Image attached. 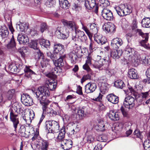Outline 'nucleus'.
<instances>
[{"mask_svg": "<svg viewBox=\"0 0 150 150\" xmlns=\"http://www.w3.org/2000/svg\"><path fill=\"white\" fill-rule=\"evenodd\" d=\"M36 97L42 106L43 113L40 118L38 125H40L45 117L44 114H49L50 117L52 116L53 110L48 107L50 103L49 100H45L47 96H49L50 93L47 88L44 87H39L35 93Z\"/></svg>", "mask_w": 150, "mask_h": 150, "instance_id": "nucleus-1", "label": "nucleus"}, {"mask_svg": "<svg viewBox=\"0 0 150 150\" xmlns=\"http://www.w3.org/2000/svg\"><path fill=\"white\" fill-rule=\"evenodd\" d=\"M124 53L125 59L132 63H135L137 65L139 64L145 65L150 64V59H148L145 54H139L133 48L126 47Z\"/></svg>", "mask_w": 150, "mask_h": 150, "instance_id": "nucleus-2", "label": "nucleus"}, {"mask_svg": "<svg viewBox=\"0 0 150 150\" xmlns=\"http://www.w3.org/2000/svg\"><path fill=\"white\" fill-rule=\"evenodd\" d=\"M45 129L49 133H54L59 131V126L58 123L54 120H48L45 123Z\"/></svg>", "mask_w": 150, "mask_h": 150, "instance_id": "nucleus-3", "label": "nucleus"}, {"mask_svg": "<svg viewBox=\"0 0 150 150\" xmlns=\"http://www.w3.org/2000/svg\"><path fill=\"white\" fill-rule=\"evenodd\" d=\"M135 99L133 97L130 96L126 97L123 102L125 107L128 109H131L134 106Z\"/></svg>", "mask_w": 150, "mask_h": 150, "instance_id": "nucleus-4", "label": "nucleus"}, {"mask_svg": "<svg viewBox=\"0 0 150 150\" xmlns=\"http://www.w3.org/2000/svg\"><path fill=\"white\" fill-rule=\"evenodd\" d=\"M138 32L139 34L142 36L143 38V40H141L140 42V45L146 49H149L150 47L148 44H146L149 38L148 33H143L141 30H139Z\"/></svg>", "mask_w": 150, "mask_h": 150, "instance_id": "nucleus-5", "label": "nucleus"}, {"mask_svg": "<svg viewBox=\"0 0 150 150\" xmlns=\"http://www.w3.org/2000/svg\"><path fill=\"white\" fill-rule=\"evenodd\" d=\"M84 5L88 9L94 8V12L96 13H98V7L96 5V0H86Z\"/></svg>", "mask_w": 150, "mask_h": 150, "instance_id": "nucleus-6", "label": "nucleus"}, {"mask_svg": "<svg viewBox=\"0 0 150 150\" xmlns=\"http://www.w3.org/2000/svg\"><path fill=\"white\" fill-rule=\"evenodd\" d=\"M21 100L22 103L26 106H30L33 104V100L28 94H23L21 96Z\"/></svg>", "mask_w": 150, "mask_h": 150, "instance_id": "nucleus-7", "label": "nucleus"}, {"mask_svg": "<svg viewBox=\"0 0 150 150\" xmlns=\"http://www.w3.org/2000/svg\"><path fill=\"white\" fill-rule=\"evenodd\" d=\"M102 15L104 19L108 21H111L113 18L112 13L111 11L107 8H104L102 10Z\"/></svg>", "mask_w": 150, "mask_h": 150, "instance_id": "nucleus-8", "label": "nucleus"}, {"mask_svg": "<svg viewBox=\"0 0 150 150\" xmlns=\"http://www.w3.org/2000/svg\"><path fill=\"white\" fill-rule=\"evenodd\" d=\"M9 32L6 26H0V35L4 42L8 38Z\"/></svg>", "mask_w": 150, "mask_h": 150, "instance_id": "nucleus-9", "label": "nucleus"}, {"mask_svg": "<svg viewBox=\"0 0 150 150\" xmlns=\"http://www.w3.org/2000/svg\"><path fill=\"white\" fill-rule=\"evenodd\" d=\"M10 118L11 121L13 123L14 130H16L18 125L19 123L17 115H14L12 108H11L10 112Z\"/></svg>", "mask_w": 150, "mask_h": 150, "instance_id": "nucleus-10", "label": "nucleus"}, {"mask_svg": "<svg viewBox=\"0 0 150 150\" xmlns=\"http://www.w3.org/2000/svg\"><path fill=\"white\" fill-rule=\"evenodd\" d=\"M62 22L64 26H67L69 28H70L73 30H75L78 29V26L75 23L71 21H68L65 20H63Z\"/></svg>", "mask_w": 150, "mask_h": 150, "instance_id": "nucleus-11", "label": "nucleus"}, {"mask_svg": "<svg viewBox=\"0 0 150 150\" xmlns=\"http://www.w3.org/2000/svg\"><path fill=\"white\" fill-rule=\"evenodd\" d=\"M96 88V84L94 83L90 82L85 86V91L87 93L93 92Z\"/></svg>", "mask_w": 150, "mask_h": 150, "instance_id": "nucleus-12", "label": "nucleus"}, {"mask_svg": "<svg viewBox=\"0 0 150 150\" xmlns=\"http://www.w3.org/2000/svg\"><path fill=\"white\" fill-rule=\"evenodd\" d=\"M46 85V87L43 86H40V87H45L48 91H49L48 89L50 91H53L57 85V82L53 79H51L47 81Z\"/></svg>", "mask_w": 150, "mask_h": 150, "instance_id": "nucleus-13", "label": "nucleus"}, {"mask_svg": "<svg viewBox=\"0 0 150 150\" xmlns=\"http://www.w3.org/2000/svg\"><path fill=\"white\" fill-rule=\"evenodd\" d=\"M94 38L98 44L102 45L105 44L107 41V39L105 37L101 35L94 34Z\"/></svg>", "mask_w": 150, "mask_h": 150, "instance_id": "nucleus-14", "label": "nucleus"}, {"mask_svg": "<svg viewBox=\"0 0 150 150\" xmlns=\"http://www.w3.org/2000/svg\"><path fill=\"white\" fill-rule=\"evenodd\" d=\"M122 44V40L120 38H116L112 40L111 46L113 49H117Z\"/></svg>", "mask_w": 150, "mask_h": 150, "instance_id": "nucleus-15", "label": "nucleus"}, {"mask_svg": "<svg viewBox=\"0 0 150 150\" xmlns=\"http://www.w3.org/2000/svg\"><path fill=\"white\" fill-rule=\"evenodd\" d=\"M72 142L71 140H64L60 144L61 147L64 150H69L71 148L72 145Z\"/></svg>", "mask_w": 150, "mask_h": 150, "instance_id": "nucleus-16", "label": "nucleus"}, {"mask_svg": "<svg viewBox=\"0 0 150 150\" xmlns=\"http://www.w3.org/2000/svg\"><path fill=\"white\" fill-rule=\"evenodd\" d=\"M54 50L56 54L59 53V54L62 55L64 52V46L60 43H55L54 46Z\"/></svg>", "mask_w": 150, "mask_h": 150, "instance_id": "nucleus-17", "label": "nucleus"}, {"mask_svg": "<svg viewBox=\"0 0 150 150\" xmlns=\"http://www.w3.org/2000/svg\"><path fill=\"white\" fill-rule=\"evenodd\" d=\"M18 40L20 44H25L29 42V39L27 35L21 33L18 35Z\"/></svg>", "mask_w": 150, "mask_h": 150, "instance_id": "nucleus-18", "label": "nucleus"}, {"mask_svg": "<svg viewBox=\"0 0 150 150\" xmlns=\"http://www.w3.org/2000/svg\"><path fill=\"white\" fill-rule=\"evenodd\" d=\"M106 98L109 101L113 104H116L119 102L118 97L112 93L107 96Z\"/></svg>", "mask_w": 150, "mask_h": 150, "instance_id": "nucleus-19", "label": "nucleus"}, {"mask_svg": "<svg viewBox=\"0 0 150 150\" xmlns=\"http://www.w3.org/2000/svg\"><path fill=\"white\" fill-rule=\"evenodd\" d=\"M65 128L63 127L61 129L60 132L59 133L58 137H57L56 141L57 142H60L62 143V142L63 141L65 136Z\"/></svg>", "mask_w": 150, "mask_h": 150, "instance_id": "nucleus-20", "label": "nucleus"}, {"mask_svg": "<svg viewBox=\"0 0 150 150\" xmlns=\"http://www.w3.org/2000/svg\"><path fill=\"white\" fill-rule=\"evenodd\" d=\"M37 144L41 147V150H47L49 143L46 140L40 139Z\"/></svg>", "mask_w": 150, "mask_h": 150, "instance_id": "nucleus-21", "label": "nucleus"}, {"mask_svg": "<svg viewBox=\"0 0 150 150\" xmlns=\"http://www.w3.org/2000/svg\"><path fill=\"white\" fill-rule=\"evenodd\" d=\"M70 59L71 60V62L73 64L76 63L77 57L81 58L82 55L79 56L75 53L74 51H72L69 54Z\"/></svg>", "mask_w": 150, "mask_h": 150, "instance_id": "nucleus-22", "label": "nucleus"}, {"mask_svg": "<svg viewBox=\"0 0 150 150\" xmlns=\"http://www.w3.org/2000/svg\"><path fill=\"white\" fill-rule=\"evenodd\" d=\"M108 115L110 119L114 121L118 120L119 119L117 113L113 110L110 111L108 113Z\"/></svg>", "mask_w": 150, "mask_h": 150, "instance_id": "nucleus-23", "label": "nucleus"}, {"mask_svg": "<svg viewBox=\"0 0 150 150\" xmlns=\"http://www.w3.org/2000/svg\"><path fill=\"white\" fill-rule=\"evenodd\" d=\"M128 76L131 79H137L139 77L136 71L134 69H131L129 70Z\"/></svg>", "mask_w": 150, "mask_h": 150, "instance_id": "nucleus-24", "label": "nucleus"}, {"mask_svg": "<svg viewBox=\"0 0 150 150\" xmlns=\"http://www.w3.org/2000/svg\"><path fill=\"white\" fill-rule=\"evenodd\" d=\"M62 28L59 27H57L55 32V34L59 39H64L66 38V35L64 33L61 32Z\"/></svg>", "mask_w": 150, "mask_h": 150, "instance_id": "nucleus-25", "label": "nucleus"}, {"mask_svg": "<svg viewBox=\"0 0 150 150\" xmlns=\"http://www.w3.org/2000/svg\"><path fill=\"white\" fill-rule=\"evenodd\" d=\"M103 29L108 33H113L115 31V26L114 25L109 24L105 25L103 26Z\"/></svg>", "mask_w": 150, "mask_h": 150, "instance_id": "nucleus-26", "label": "nucleus"}, {"mask_svg": "<svg viewBox=\"0 0 150 150\" xmlns=\"http://www.w3.org/2000/svg\"><path fill=\"white\" fill-rule=\"evenodd\" d=\"M58 73V69L55 67L53 68L51 71L47 75V76L49 78H55Z\"/></svg>", "mask_w": 150, "mask_h": 150, "instance_id": "nucleus-27", "label": "nucleus"}, {"mask_svg": "<svg viewBox=\"0 0 150 150\" xmlns=\"http://www.w3.org/2000/svg\"><path fill=\"white\" fill-rule=\"evenodd\" d=\"M111 52L110 55L111 57L114 59H118L122 54V52L120 50H117V49H114Z\"/></svg>", "mask_w": 150, "mask_h": 150, "instance_id": "nucleus-28", "label": "nucleus"}, {"mask_svg": "<svg viewBox=\"0 0 150 150\" xmlns=\"http://www.w3.org/2000/svg\"><path fill=\"white\" fill-rule=\"evenodd\" d=\"M96 58L100 67L104 64L103 62H107L108 64L111 62V60L108 57H106L105 59H101L100 56L97 55L96 56Z\"/></svg>", "mask_w": 150, "mask_h": 150, "instance_id": "nucleus-29", "label": "nucleus"}, {"mask_svg": "<svg viewBox=\"0 0 150 150\" xmlns=\"http://www.w3.org/2000/svg\"><path fill=\"white\" fill-rule=\"evenodd\" d=\"M60 7L64 9H67L70 6L68 1L67 0H59Z\"/></svg>", "mask_w": 150, "mask_h": 150, "instance_id": "nucleus-30", "label": "nucleus"}, {"mask_svg": "<svg viewBox=\"0 0 150 150\" xmlns=\"http://www.w3.org/2000/svg\"><path fill=\"white\" fill-rule=\"evenodd\" d=\"M25 76L28 78L31 77L33 75L36 74L32 70L30 69L29 67L26 66L24 69Z\"/></svg>", "mask_w": 150, "mask_h": 150, "instance_id": "nucleus-31", "label": "nucleus"}, {"mask_svg": "<svg viewBox=\"0 0 150 150\" xmlns=\"http://www.w3.org/2000/svg\"><path fill=\"white\" fill-rule=\"evenodd\" d=\"M142 26L143 27L150 28V18H145L142 21Z\"/></svg>", "mask_w": 150, "mask_h": 150, "instance_id": "nucleus-32", "label": "nucleus"}, {"mask_svg": "<svg viewBox=\"0 0 150 150\" xmlns=\"http://www.w3.org/2000/svg\"><path fill=\"white\" fill-rule=\"evenodd\" d=\"M74 113L76 114V116L80 118L83 117L86 114L84 113V111L83 109L79 110L78 109L76 108L74 109L73 112Z\"/></svg>", "mask_w": 150, "mask_h": 150, "instance_id": "nucleus-33", "label": "nucleus"}, {"mask_svg": "<svg viewBox=\"0 0 150 150\" xmlns=\"http://www.w3.org/2000/svg\"><path fill=\"white\" fill-rule=\"evenodd\" d=\"M17 27L19 28L20 31L23 32L25 30L28 29V26L26 23L19 22V23L17 25Z\"/></svg>", "mask_w": 150, "mask_h": 150, "instance_id": "nucleus-34", "label": "nucleus"}, {"mask_svg": "<svg viewBox=\"0 0 150 150\" xmlns=\"http://www.w3.org/2000/svg\"><path fill=\"white\" fill-rule=\"evenodd\" d=\"M115 86L117 88L122 89L125 86L124 82L121 80L116 81L114 83Z\"/></svg>", "mask_w": 150, "mask_h": 150, "instance_id": "nucleus-35", "label": "nucleus"}, {"mask_svg": "<svg viewBox=\"0 0 150 150\" xmlns=\"http://www.w3.org/2000/svg\"><path fill=\"white\" fill-rule=\"evenodd\" d=\"M16 44L13 35H12V37L10 40V42L7 45V47L9 49L12 48L15 49Z\"/></svg>", "mask_w": 150, "mask_h": 150, "instance_id": "nucleus-36", "label": "nucleus"}, {"mask_svg": "<svg viewBox=\"0 0 150 150\" xmlns=\"http://www.w3.org/2000/svg\"><path fill=\"white\" fill-rule=\"evenodd\" d=\"M105 78L104 79H103V78H101L100 79V80H101L102 79L103 80H105L104 81H101L102 83V84L101 87L100 89L101 92L103 93H105L108 90V88L107 86V84L105 83Z\"/></svg>", "mask_w": 150, "mask_h": 150, "instance_id": "nucleus-37", "label": "nucleus"}, {"mask_svg": "<svg viewBox=\"0 0 150 150\" xmlns=\"http://www.w3.org/2000/svg\"><path fill=\"white\" fill-rule=\"evenodd\" d=\"M123 9L125 12V16L129 14L132 12L131 7L130 5H124L123 6Z\"/></svg>", "mask_w": 150, "mask_h": 150, "instance_id": "nucleus-38", "label": "nucleus"}, {"mask_svg": "<svg viewBox=\"0 0 150 150\" xmlns=\"http://www.w3.org/2000/svg\"><path fill=\"white\" fill-rule=\"evenodd\" d=\"M53 63L56 67H63L64 65L63 59L61 58H59L57 60H55Z\"/></svg>", "mask_w": 150, "mask_h": 150, "instance_id": "nucleus-39", "label": "nucleus"}, {"mask_svg": "<svg viewBox=\"0 0 150 150\" xmlns=\"http://www.w3.org/2000/svg\"><path fill=\"white\" fill-rule=\"evenodd\" d=\"M81 23L82 25V29L85 32L88 36L90 39L91 40L93 36L92 33L88 30L86 26L84 25L82 22Z\"/></svg>", "mask_w": 150, "mask_h": 150, "instance_id": "nucleus-40", "label": "nucleus"}, {"mask_svg": "<svg viewBox=\"0 0 150 150\" xmlns=\"http://www.w3.org/2000/svg\"><path fill=\"white\" fill-rule=\"evenodd\" d=\"M40 44L41 45L46 48H49L50 45L49 41L45 39L41 40Z\"/></svg>", "mask_w": 150, "mask_h": 150, "instance_id": "nucleus-41", "label": "nucleus"}, {"mask_svg": "<svg viewBox=\"0 0 150 150\" xmlns=\"http://www.w3.org/2000/svg\"><path fill=\"white\" fill-rule=\"evenodd\" d=\"M47 56L50 57L53 61L57 59V54L56 53H52L48 51L46 53Z\"/></svg>", "mask_w": 150, "mask_h": 150, "instance_id": "nucleus-42", "label": "nucleus"}, {"mask_svg": "<svg viewBox=\"0 0 150 150\" xmlns=\"http://www.w3.org/2000/svg\"><path fill=\"white\" fill-rule=\"evenodd\" d=\"M90 30L92 34H96L98 32L96 25L95 23L91 24L90 25Z\"/></svg>", "mask_w": 150, "mask_h": 150, "instance_id": "nucleus-43", "label": "nucleus"}, {"mask_svg": "<svg viewBox=\"0 0 150 150\" xmlns=\"http://www.w3.org/2000/svg\"><path fill=\"white\" fill-rule=\"evenodd\" d=\"M115 10L118 15L120 16H125L123 8L122 9L120 7H117L115 8Z\"/></svg>", "mask_w": 150, "mask_h": 150, "instance_id": "nucleus-44", "label": "nucleus"}, {"mask_svg": "<svg viewBox=\"0 0 150 150\" xmlns=\"http://www.w3.org/2000/svg\"><path fill=\"white\" fill-rule=\"evenodd\" d=\"M9 69L11 72L16 71L17 70H19V68H17V66L15 63H12L10 64L9 67Z\"/></svg>", "mask_w": 150, "mask_h": 150, "instance_id": "nucleus-45", "label": "nucleus"}, {"mask_svg": "<svg viewBox=\"0 0 150 150\" xmlns=\"http://www.w3.org/2000/svg\"><path fill=\"white\" fill-rule=\"evenodd\" d=\"M94 60L92 58L91 54H89L87 57V59L86 61V63L89 65H93V62L94 61Z\"/></svg>", "mask_w": 150, "mask_h": 150, "instance_id": "nucleus-46", "label": "nucleus"}, {"mask_svg": "<svg viewBox=\"0 0 150 150\" xmlns=\"http://www.w3.org/2000/svg\"><path fill=\"white\" fill-rule=\"evenodd\" d=\"M144 147L145 150H150V141L146 140L144 143Z\"/></svg>", "mask_w": 150, "mask_h": 150, "instance_id": "nucleus-47", "label": "nucleus"}, {"mask_svg": "<svg viewBox=\"0 0 150 150\" xmlns=\"http://www.w3.org/2000/svg\"><path fill=\"white\" fill-rule=\"evenodd\" d=\"M27 52V50L25 47H23L20 48L18 52L21 54V56L24 57L25 55V53Z\"/></svg>", "mask_w": 150, "mask_h": 150, "instance_id": "nucleus-48", "label": "nucleus"}, {"mask_svg": "<svg viewBox=\"0 0 150 150\" xmlns=\"http://www.w3.org/2000/svg\"><path fill=\"white\" fill-rule=\"evenodd\" d=\"M46 4L49 7H53L55 5V2L54 0H47Z\"/></svg>", "mask_w": 150, "mask_h": 150, "instance_id": "nucleus-49", "label": "nucleus"}, {"mask_svg": "<svg viewBox=\"0 0 150 150\" xmlns=\"http://www.w3.org/2000/svg\"><path fill=\"white\" fill-rule=\"evenodd\" d=\"M47 29V26L45 23H42L40 25V31L43 33Z\"/></svg>", "mask_w": 150, "mask_h": 150, "instance_id": "nucleus-50", "label": "nucleus"}, {"mask_svg": "<svg viewBox=\"0 0 150 150\" xmlns=\"http://www.w3.org/2000/svg\"><path fill=\"white\" fill-rule=\"evenodd\" d=\"M96 48L97 47L95 46L94 42L91 41L89 48L91 52H92L94 50H96Z\"/></svg>", "mask_w": 150, "mask_h": 150, "instance_id": "nucleus-51", "label": "nucleus"}, {"mask_svg": "<svg viewBox=\"0 0 150 150\" xmlns=\"http://www.w3.org/2000/svg\"><path fill=\"white\" fill-rule=\"evenodd\" d=\"M75 33L79 38H80L85 34L83 31L80 30L78 29L75 30Z\"/></svg>", "mask_w": 150, "mask_h": 150, "instance_id": "nucleus-52", "label": "nucleus"}, {"mask_svg": "<svg viewBox=\"0 0 150 150\" xmlns=\"http://www.w3.org/2000/svg\"><path fill=\"white\" fill-rule=\"evenodd\" d=\"M98 126L99 128L98 129L101 131H103L105 130V125L104 124L103 122H99Z\"/></svg>", "mask_w": 150, "mask_h": 150, "instance_id": "nucleus-53", "label": "nucleus"}, {"mask_svg": "<svg viewBox=\"0 0 150 150\" xmlns=\"http://www.w3.org/2000/svg\"><path fill=\"white\" fill-rule=\"evenodd\" d=\"M30 47L36 50L38 49L37 47V43L36 41H32L30 44Z\"/></svg>", "mask_w": 150, "mask_h": 150, "instance_id": "nucleus-54", "label": "nucleus"}, {"mask_svg": "<svg viewBox=\"0 0 150 150\" xmlns=\"http://www.w3.org/2000/svg\"><path fill=\"white\" fill-rule=\"evenodd\" d=\"M14 90L13 89L11 90L8 91L7 95L8 100H10L12 98L14 94Z\"/></svg>", "mask_w": 150, "mask_h": 150, "instance_id": "nucleus-55", "label": "nucleus"}, {"mask_svg": "<svg viewBox=\"0 0 150 150\" xmlns=\"http://www.w3.org/2000/svg\"><path fill=\"white\" fill-rule=\"evenodd\" d=\"M133 134L134 135H135L137 137L141 139L142 138V136L141 134V132L139 131V130L138 129H136L134 132Z\"/></svg>", "mask_w": 150, "mask_h": 150, "instance_id": "nucleus-56", "label": "nucleus"}, {"mask_svg": "<svg viewBox=\"0 0 150 150\" xmlns=\"http://www.w3.org/2000/svg\"><path fill=\"white\" fill-rule=\"evenodd\" d=\"M94 138L91 134H90L86 137V140L88 143H91L93 142Z\"/></svg>", "mask_w": 150, "mask_h": 150, "instance_id": "nucleus-57", "label": "nucleus"}, {"mask_svg": "<svg viewBox=\"0 0 150 150\" xmlns=\"http://www.w3.org/2000/svg\"><path fill=\"white\" fill-rule=\"evenodd\" d=\"M25 127L24 126H21L20 127V129L19 130V132L21 133V135L22 136L25 137Z\"/></svg>", "mask_w": 150, "mask_h": 150, "instance_id": "nucleus-58", "label": "nucleus"}, {"mask_svg": "<svg viewBox=\"0 0 150 150\" xmlns=\"http://www.w3.org/2000/svg\"><path fill=\"white\" fill-rule=\"evenodd\" d=\"M35 52L36 53V56H38V58H40L41 57H43V54L40 51L39 49H37L35 50Z\"/></svg>", "mask_w": 150, "mask_h": 150, "instance_id": "nucleus-59", "label": "nucleus"}, {"mask_svg": "<svg viewBox=\"0 0 150 150\" xmlns=\"http://www.w3.org/2000/svg\"><path fill=\"white\" fill-rule=\"evenodd\" d=\"M91 76L89 74L84 75L81 79V82L82 83L83 82L86 80L91 79Z\"/></svg>", "mask_w": 150, "mask_h": 150, "instance_id": "nucleus-60", "label": "nucleus"}, {"mask_svg": "<svg viewBox=\"0 0 150 150\" xmlns=\"http://www.w3.org/2000/svg\"><path fill=\"white\" fill-rule=\"evenodd\" d=\"M129 89L132 93L131 95L134 96L135 98H136L138 95L137 93L135 91L134 89L132 87H129Z\"/></svg>", "mask_w": 150, "mask_h": 150, "instance_id": "nucleus-61", "label": "nucleus"}, {"mask_svg": "<svg viewBox=\"0 0 150 150\" xmlns=\"http://www.w3.org/2000/svg\"><path fill=\"white\" fill-rule=\"evenodd\" d=\"M94 62L93 64V66L95 68H98L100 67L98 62V61L97 60V59L96 58V60H94Z\"/></svg>", "mask_w": 150, "mask_h": 150, "instance_id": "nucleus-62", "label": "nucleus"}, {"mask_svg": "<svg viewBox=\"0 0 150 150\" xmlns=\"http://www.w3.org/2000/svg\"><path fill=\"white\" fill-rule=\"evenodd\" d=\"M104 71L109 76H112V70L109 69V68H107L106 69L104 70Z\"/></svg>", "mask_w": 150, "mask_h": 150, "instance_id": "nucleus-63", "label": "nucleus"}, {"mask_svg": "<svg viewBox=\"0 0 150 150\" xmlns=\"http://www.w3.org/2000/svg\"><path fill=\"white\" fill-rule=\"evenodd\" d=\"M89 64H86L85 63V64L83 65V69L87 71L88 72H89L91 71V69L89 66Z\"/></svg>", "mask_w": 150, "mask_h": 150, "instance_id": "nucleus-64", "label": "nucleus"}]
</instances>
